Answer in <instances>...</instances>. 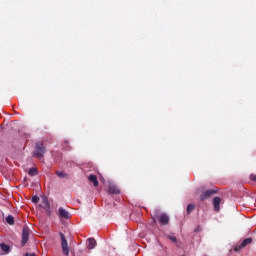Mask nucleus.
I'll return each mask as SVG.
<instances>
[{
  "mask_svg": "<svg viewBox=\"0 0 256 256\" xmlns=\"http://www.w3.org/2000/svg\"><path fill=\"white\" fill-rule=\"evenodd\" d=\"M218 193L219 191L215 189L206 190L200 195V201H207V199H210L213 195H217Z\"/></svg>",
  "mask_w": 256,
  "mask_h": 256,
  "instance_id": "3",
  "label": "nucleus"
},
{
  "mask_svg": "<svg viewBox=\"0 0 256 256\" xmlns=\"http://www.w3.org/2000/svg\"><path fill=\"white\" fill-rule=\"evenodd\" d=\"M212 205L214 207V211L216 213H219L221 211V198L220 197H214L212 200Z\"/></svg>",
  "mask_w": 256,
  "mask_h": 256,
  "instance_id": "6",
  "label": "nucleus"
},
{
  "mask_svg": "<svg viewBox=\"0 0 256 256\" xmlns=\"http://www.w3.org/2000/svg\"><path fill=\"white\" fill-rule=\"evenodd\" d=\"M60 238H61L62 253L65 256H69V243L67 242V238H65V234L60 232Z\"/></svg>",
  "mask_w": 256,
  "mask_h": 256,
  "instance_id": "2",
  "label": "nucleus"
},
{
  "mask_svg": "<svg viewBox=\"0 0 256 256\" xmlns=\"http://www.w3.org/2000/svg\"><path fill=\"white\" fill-rule=\"evenodd\" d=\"M193 211H195V204H189L187 206V215H189L190 213H192Z\"/></svg>",
  "mask_w": 256,
  "mask_h": 256,
  "instance_id": "16",
  "label": "nucleus"
},
{
  "mask_svg": "<svg viewBox=\"0 0 256 256\" xmlns=\"http://www.w3.org/2000/svg\"><path fill=\"white\" fill-rule=\"evenodd\" d=\"M153 213H159V210H154Z\"/></svg>",
  "mask_w": 256,
  "mask_h": 256,
  "instance_id": "23",
  "label": "nucleus"
},
{
  "mask_svg": "<svg viewBox=\"0 0 256 256\" xmlns=\"http://www.w3.org/2000/svg\"><path fill=\"white\" fill-rule=\"evenodd\" d=\"M46 153H47V148L45 147L43 142H36L34 150L32 152V157H34V159H43Z\"/></svg>",
  "mask_w": 256,
  "mask_h": 256,
  "instance_id": "1",
  "label": "nucleus"
},
{
  "mask_svg": "<svg viewBox=\"0 0 256 256\" xmlns=\"http://www.w3.org/2000/svg\"><path fill=\"white\" fill-rule=\"evenodd\" d=\"M32 203H39V196H33Z\"/></svg>",
  "mask_w": 256,
  "mask_h": 256,
  "instance_id": "19",
  "label": "nucleus"
},
{
  "mask_svg": "<svg viewBox=\"0 0 256 256\" xmlns=\"http://www.w3.org/2000/svg\"><path fill=\"white\" fill-rule=\"evenodd\" d=\"M6 223H8V225H15V218L12 215H8L6 217Z\"/></svg>",
  "mask_w": 256,
  "mask_h": 256,
  "instance_id": "14",
  "label": "nucleus"
},
{
  "mask_svg": "<svg viewBox=\"0 0 256 256\" xmlns=\"http://www.w3.org/2000/svg\"><path fill=\"white\" fill-rule=\"evenodd\" d=\"M168 239L172 241V243H177V237L175 236H168Z\"/></svg>",
  "mask_w": 256,
  "mask_h": 256,
  "instance_id": "18",
  "label": "nucleus"
},
{
  "mask_svg": "<svg viewBox=\"0 0 256 256\" xmlns=\"http://www.w3.org/2000/svg\"><path fill=\"white\" fill-rule=\"evenodd\" d=\"M37 173H38L37 168H30L28 171V175H30V177H35Z\"/></svg>",
  "mask_w": 256,
  "mask_h": 256,
  "instance_id": "15",
  "label": "nucleus"
},
{
  "mask_svg": "<svg viewBox=\"0 0 256 256\" xmlns=\"http://www.w3.org/2000/svg\"><path fill=\"white\" fill-rule=\"evenodd\" d=\"M201 231V226H197L195 229H194V233H199Z\"/></svg>",
  "mask_w": 256,
  "mask_h": 256,
  "instance_id": "20",
  "label": "nucleus"
},
{
  "mask_svg": "<svg viewBox=\"0 0 256 256\" xmlns=\"http://www.w3.org/2000/svg\"><path fill=\"white\" fill-rule=\"evenodd\" d=\"M42 203H43V209L44 211H46L48 217H51V204L49 203V199H47V197H44L42 199Z\"/></svg>",
  "mask_w": 256,
  "mask_h": 256,
  "instance_id": "7",
  "label": "nucleus"
},
{
  "mask_svg": "<svg viewBox=\"0 0 256 256\" xmlns=\"http://www.w3.org/2000/svg\"><path fill=\"white\" fill-rule=\"evenodd\" d=\"M88 249H95L96 245H97V241L94 238H89L88 240Z\"/></svg>",
  "mask_w": 256,
  "mask_h": 256,
  "instance_id": "12",
  "label": "nucleus"
},
{
  "mask_svg": "<svg viewBox=\"0 0 256 256\" xmlns=\"http://www.w3.org/2000/svg\"><path fill=\"white\" fill-rule=\"evenodd\" d=\"M0 248L2 251H4V253H9V251H11V247L5 243H1Z\"/></svg>",
  "mask_w": 256,
  "mask_h": 256,
  "instance_id": "13",
  "label": "nucleus"
},
{
  "mask_svg": "<svg viewBox=\"0 0 256 256\" xmlns=\"http://www.w3.org/2000/svg\"><path fill=\"white\" fill-rule=\"evenodd\" d=\"M56 175H57V177H60V179H63V178H65V177H69V176L67 175V173L59 172V171L56 172Z\"/></svg>",
  "mask_w": 256,
  "mask_h": 256,
  "instance_id": "17",
  "label": "nucleus"
},
{
  "mask_svg": "<svg viewBox=\"0 0 256 256\" xmlns=\"http://www.w3.org/2000/svg\"><path fill=\"white\" fill-rule=\"evenodd\" d=\"M27 241H29V227L24 226L22 230V247H25V245H27Z\"/></svg>",
  "mask_w": 256,
  "mask_h": 256,
  "instance_id": "4",
  "label": "nucleus"
},
{
  "mask_svg": "<svg viewBox=\"0 0 256 256\" xmlns=\"http://www.w3.org/2000/svg\"><path fill=\"white\" fill-rule=\"evenodd\" d=\"M251 243H253V239L252 238H246L242 241V243L239 246H236L234 248V251H239L240 249H243V247H247V245H251Z\"/></svg>",
  "mask_w": 256,
  "mask_h": 256,
  "instance_id": "8",
  "label": "nucleus"
},
{
  "mask_svg": "<svg viewBox=\"0 0 256 256\" xmlns=\"http://www.w3.org/2000/svg\"><path fill=\"white\" fill-rule=\"evenodd\" d=\"M250 179H251L252 181H256V175H251V176H250Z\"/></svg>",
  "mask_w": 256,
  "mask_h": 256,
  "instance_id": "21",
  "label": "nucleus"
},
{
  "mask_svg": "<svg viewBox=\"0 0 256 256\" xmlns=\"http://www.w3.org/2000/svg\"><path fill=\"white\" fill-rule=\"evenodd\" d=\"M158 221L161 225H169V216L167 214H160Z\"/></svg>",
  "mask_w": 256,
  "mask_h": 256,
  "instance_id": "9",
  "label": "nucleus"
},
{
  "mask_svg": "<svg viewBox=\"0 0 256 256\" xmlns=\"http://www.w3.org/2000/svg\"><path fill=\"white\" fill-rule=\"evenodd\" d=\"M58 217L59 219H71V213L65 210V208L60 207L58 209Z\"/></svg>",
  "mask_w": 256,
  "mask_h": 256,
  "instance_id": "5",
  "label": "nucleus"
},
{
  "mask_svg": "<svg viewBox=\"0 0 256 256\" xmlns=\"http://www.w3.org/2000/svg\"><path fill=\"white\" fill-rule=\"evenodd\" d=\"M88 181H90V183H93L94 187H99V180H97L96 175H93V174L89 175Z\"/></svg>",
  "mask_w": 256,
  "mask_h": 256,
  "instance_id": "10",
  "label": "nucleus"
},
{
  "mask_svg": "<svg viewBox=\"0 0 256 256\" xmlns=\"http://www.w3.org/2000/svg\"><path fill=\"white\" fill-rule=\"evenodd\" d=\"M25 256H37V254H35V253H32V254L26 253Z\"/></svg>",
  "mask_w": 256,
  "mask_h": 256,
  "instance_id": "22",
  "label": "nucleus"
},
{
  "mask_svg": "<svg viewBox=\"0 0 256 256\" xmlns=\"http://www.w3.org/2000/svg\"><path fill=\"white\" fill-rule=\"evenodd\" d=\"M109 193L111 195H119L121 193V191L119 190V188H117L116 186L114 185H110L109 186Z\"/></svg>",
  "mask_w": 256,
  "mask_h": 256,
  "instance_id": "11",
  "label": "nucleus"
}]
</instances>
